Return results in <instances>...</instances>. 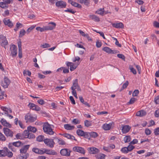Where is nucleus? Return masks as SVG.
I'll return each mask as SVG.
<instances>
[{
    "instance_id": "nucleus-1",
    "label": "nucleus",
    "mask_w": 159,
    "mask_h": 159,
    "mask_svg": "<svg viewBox=\"0 0 159 159\" xmlns=\"http://www.w3.org/2000/svg\"><path fill=\"white\" fill-rule=\"evenodd\" d=\"M43 129L45 133L49 135H53L54 132L51 128L50 125L48 122L45 123L43 126Z\"/></svg>"
},
{
    "instance_id": "nucleus-2",
    "label": "nucleus",
    "mask_w": 159,
    "mask_h": 159,
    "mask_svg": "<svg viewBox=\"0 0 159 159\" xmlns=\"http://www.w3.org/2000/svg\"><path fill=\"white\" fill-rule=\"evenodd\" d=\"M3 150L2 157H5L6 156L9 158H11L12 157L13 155V153L10 152L7 148H4L3 149Z\"/></svg>"
},
{
    "instance_id": "nucleus-3",
    "label": "nucleus",
    "mask_w": 159,
    "mask_h": 159,
    "mask_svg": "<svg viewBox=\"0 0 159 159\" xmlns=\"http://www.w3.org/2000/svg\"><path fill=\"white\" fill-rule=\"evenodd\" d=\"M1 109L4 112V114H6V116H8L10 119H12L13 116L9 114V113L12 112L11 109L10 108H7L4 107H1Z\"/></svg>"
},
{
    "instance_id": "nucleus-4",
    "label": "nucleus",
    "mask_w": 159,
    "mask_h": 159,
    "mask_svg": "<svg viewBox=\"0 0 159 159\" xmlns=\"http://www.w3.org/2000/svg\"><path fill=\"white\" fill-rule=\"evenodd\" d=\"M43 141L45 144L50 148H52L53 147L55 143L53 139H44Z\"/></svg>"
},
{
    "instance_id": "nucleus-5",
    "label": "nucleus",
    "mask_w": 159,
    "mask_h": 159,
    "mask_svg": "<svg viewBox=\"0 0 159 159\" xmlns=\"http://www.w3.org/2000/svg\"><path fill=\"white\" fill-rule=\"evenodd\" d=\"M10 50L11 51V55L13 57H16L17 54V48L16 46L12 44L10 47Z\"/></svg>"
},
{
    "instance_id": "nucleus-6",
    "label": "nucleus",
    "mask_w": 159,
    "mask_h": 159,
    "mask_svg": "<svg viewBox=\"0 0 159 159\" xmlns=\"http://www.w3.org/2000/svg\"><path fill=\"white\" fill-rule=\"evenodd\" d=\"M11 81L7 77L4 78V80L1 82L2 86L4 88H8L10 84Z\"/></svg>"
},
{
    "instance_id": "nucleus-7",
    "label": "nucleus",
    "mask_w": 159,
    "mask_h": 159,
    "mask_svg": "<svg viewBox=\"0 0 159 159\" xmlns=\"http://www.w3.org/2000/svg\"><path fill=\"white\" fill-rule=\"evenodd\" d=\"M73 150L75 152H78L82 154H84L85 150L84 149L81 147L76 146L73 148Z\"/></svg>"
},
{
    "instance_id": "nucleus-8",
    "label": "nucleus",
    "mask_w": 159,
    "mask_h": 159,
    "mask_svg": "<svg viewBox=\"0 0 159 159\" xmlns=\"http://www.w3.org/2000/svg\"><path fill=\"white\" fill-rule=\"evenodd\" d=\"M4 133L7 137L12 138L13 136V132L7 128H4L3 129Z\"/></svg>"
},
{
    "instance_id": "nucleus-9",
    "label": "nucleus",
    "mask_w": 159,
    "mask_h": 159,
    "mask_svg": "<svg viewBox=\"0 0 159 159\" xmlns=\"http://www.w3.org/2000/svg\"><path fill=\"white\" fill-rule=\"evenodd\" d=\"M0 42L2 46L5 48L6 45L8 44V42L6 39V37L3 35H0Z\"/></svg>"
},
{
    "instance_id": "nucleus-10",
    "label": "nucleus",
    "mask_w": 159,
    "mask_h": 159,
    "mask_svg": "<svg viewBox=\"0 0 159 159\" xmlns=\"http://www.w3.org/2000/svg\"><path fill=\"white\" fill-rule=\"evenodd\" d=\"M71 151L69 149L65 148L62 149L60 151L61 154L63 156H70Z\"/></svg>"
},
{
    "instance_id": "nucleus-11",
    "label": "nucleus",
    "mask_w": 159,
    "mask_h": 159,
    "mask_svg": "<svg viewBox=\"0 0 159 159\" xmlns=\"http://www.w3.org/2000/svg\"><path fill=\"white\" fill-rule=\"evenodd\" d=\"M25 119L27 121L26 122H33L36 120V118L33 117L32 115L28 114L25 116Z\"/></svg>"
},
{
    "instance_id": "nucleus-12",
    "label": "nucleus",
    "mask_w": 159,
    "mask_h": 159,
    "mask_svg": "<svg viewBox=\"0 0 159 159\" xmlns=\"http://www.w3.org/2000/svg\"><path fill=\"white\" fill-rule=\"evenodd\" d=\"M28 107L31 109L36 111H39L41 108L38 106L35 105L34 103H30L28 105Z\"/></svg>"
},
{
    "instance_id": "nucleus-13",
    "label": "nucleus",
    "mask_w": 159,
    "mask_h": 159,
    "mask_svg": "<svg viewBox=\"0 0 159 159\" xmlns=\"http://www.w3.org/2000/svg\"><path fill=\"white\" fill-rule=\"evenodd\" d=\"M56 24L53 22H50L48 24V25L45 26V30H52L55 28L56 26Z\"/></svg>"
},
{
    "instance_id": "nucleus-14",
    "label": "nucleus",
    "mask_w": 159,
    "mask_h": 159,
    "mask_svg": "<svg viewBox=\"0 0 159 159\" xmlns=\"http://www.w3.org/2000/svg\"><path fill=\"white\" fill-rule=\"evenodd\" d=\"M30 145H27L23 146L20 149V152L21 153H24L25 155H26L27 153H28L27 152V150H28Z\"/></svg>"
},
{
    "instance_id": "nucleus-15",
    "label": "nucleus",
    "mask_w": 159,
    "mask_h": 159,
    "mask_svg": "<svg viewBox=\"0 0 159 159\" xmlns=\"http://www.w3.org/2000/svg\"><path fill=\"white\" fill-rule=\"evenodd\" d=\"M56 5L57 7L60 8H65L66 6V3L65 2L62 1H59L56 3Z\"/></svg>"
},
{
    "instance_id": "nucleus-16",
    "label": "nucleus",
    "mask_w": 159,
    "mask_h": 159,
    "mask_svg": "<svg viewBox=\"0 0 159 159\" xmlns=\"http://www.w3.org/2000/svg\"><path fill=\"white\" fill-rule=\"evenodd\" d=\"M44 154L46 153L48 155H57V153L54 150H52L47 149L45 148L43 149Z\"/></svg>"
},
{
    "instance_id": "nucleus-17",
    "label": "nucleus",
    "mask_w": 159,
    "mask_h": 159,
    "mask_svg": "<svg viewBox=\"0 0 159 159\" xmlns=\"http://www.w3.org/2000/svg\"><path fill=\"white\" fill-rule=\"evenodd\" d=\"M131 129V127L128 125H122V131L123 134L128 133Z\"/></svg>"
},
{
    "instance_id": "nucleus-18",
    "label": "nucleus",
    "mask_w": 159,
    "mask_h": 159,
    "mask_svg": "<svg viewBox=\"0 0 159 159\" xmlns=\"http://www.w3.org/2000/svg\"><path fill=\"white\" fill-rule=\"evenodd\" d=\"M3 21L5 25H7L10 27H11L13 25L11 21L7 18L4 19Z\"/></svg>"
},
{
    "instance_id": "nucleus-19",
    "label": "nucleus",
    "mask_w": 159,
    "mask_h": 159,
    "mask_svg": "<svg viewBox=\"0 0 159 159\" xmlns=\"http://www.w3.org/2000/svg\"><path fill=\"white\" fill-rule=\"evenodd\" d=\"M88 150L90 154H95L99 152L98 149L95 147L89 148Z\"/></svg>"
},
{
    "instance_id": "nucleus-20",
    "label": "nucleus",
    "mask_w": 159,
    "mask_h": 159,
    "mask_svg": "<svg viewBox=\"0 0 159 159\" xmlns=\"http://www.w3.org/2000/svg\"><path fill=\"white\" fill-rule=\"evenodd\" d=\"M32 151L34 153L39 154H44L43 150L39 149L36 148H32Z\"/></svg>"
},
{
    "instance_id": "nucleus-21",
    "label": "nucleus",
    "mask_w": 159,
    "mask_h": 159,
    "mask_svg": "<svg viewBox=\"0 0 159 159\" xmlns=\"http://www.w3.org/2000/svg\"><path fill=\"white\" fill-rule=\"evenodd\" d=\"M112 25L113 27L116 28H123L124 27L123 24L121 22L112 23Z\"/></svg>"
},
{
    "instance_id": "nucleus-22",
    "label": "nucleus",
    "mask_w": 159,
    "mask_h": 159,
    "mask_svg": "<svg viewBox=\"0 0 159 159\" xmlns=\"http://www.w3.org/2000/svg\"><path fill=\"white\" fill-rule=\"evenodd\" d=\"M0 122L4 126L8 127L9 128L11 127V125L9 123L7 122L6 120L3 118L1 119Z\"/></svg>"
},
{
    "instance_id": "nucleus-23",
    "label": "nucleus",
    "mask_w": 159,
    "mask_h": 159,
    "mask_svg": "<svg viewBox=\"0 0 159 159\" xmlns=\"http://www.w3.org/2000/svg\"><path fill=\"white\" fill-rule=\"evenodd\" d=\"M146 114V112L143 110H141L138 111L136 113L137 116L142 117L145 116Z\"/></svg>"
},
{
    "instance_id": "nucleus-24",
    "label": "nucleus",
    "mask_w": 159,
    "mask_h": 159,
    "mask_svg": "<svg viewBox=\"0 0 159 159\" xmlns=\"http://www.w3.org/2000/svg\"><path fill=\"white\" fill-rule=\"evenodd\" d=\"M112 124V123H110L108 124H104L103 125L102 128L105 130H109L111 129Z\"/></svg>"
},
{
    "instance_id": "nucleus-25",
    "label": "nucleus",
    "mask_w": 159,
    "mask_h": 159,
    "mask_svg": "<svg viewBox=\"0 0 159 159\" xmlns=\"http://www.w3.org/2000/svg\"><path fill=\"white\" fill-rule=\"evenodd\" d=\"M77 134L79 136H83L86 135L85 134L87 133V132H85L81 129H78L76 131Z\"/></svg>"
},
{
    "instance_id": "nucleus-26",
    "label": "nucleus",
    "mask_w": 159,
    "mask_h": 159,
    "mask_svg": "<svg viewBox=\"0 0 159 159\" xmlns=\"http://www.w3.org/2000/svg\"><path fill=\"white\" fill-rule=\"evenodd\" d=\"M64 127L65 129L67 130H72L74 129L75 126L73 125H70L69 124H67L64 125Z\"/></svg>"
},
{
    "instance_id": "nucleus-27",
    "label": "nucleus",
    "mask_w": 159,
    "mask_h": 159,
    "mask_svg": "<svg viewBox=\"0 0 159 159\" xmlns=\"http://www.w3.org/2000/svg\"><path fill=\"white\" fill-rule=\"evenodd\" d=\"M63 135L64 137L67 138L68 139H70L72 140H76L75 139V137L74 136L71 135L69 134L66 133L63 134Z\"/></svg>"
},
{
    "instance_id": "nucleus-28",
    "label": "nucleus",
    "mask_w": 159,
    "mask_h": 159,
    "mask_svg": "<svg viewBox=\"0 0 159 159\" xmlns=\"http://www.w3.org/2000/svg\"><path fill=\"white\" fill-rule=\"evenodd\" d=\"M89 17L92 20L98 22L100 21V19L98 17L94 15H90Z\"/></svg>"
},
{
    "instance_id": "nucleus-29",
    "label": "nucleus",
    "mask_w": 159,
    "mask_h": 159,
    "mask_svg": "<svg viewBox=\"0 0 159 159\" xmlns=\"http://www.w3.org/2000/svg\"><path fill=\"white\" fill-rule=\"evenodd\" d=\"M87 135H90V137L95 138L98 136V134L95 132H91L90 133H87Z\"/></svg>"
},
{
    "instance_id": "nucleus-30",
    "label": "nucleus",
    "mask_w": 159,
    "mask_h": 159,
    "mask_svg": "<svg viewBox=\"0 0 159 159\" xmlns=\"http://www.w3.org/2000/svg\"><path fill=\"white\" fill-rule=\"evenodd\" d=\"M78 1L81 4L84 3L86 6H88L90 3L89 0H78Z\"/></svg>"
},
{
    "instance_id": "nucleus-31",
    "label": "nucleus",
    "mask_w": 159,
    "mask_h": 159,
    "mask_svg": "<svg viewBox=\"0 0 159 159\" xmlns=\"http://www.w3.org/2000/svg\"><path fill=\"white\" fill-rule=\"evenodd\" d=\"M78 86V80L77 79H75L73 81V85L71 87V89H75L76 87Z\"/></svg>"
},
{
    "instance_id": "nucleus-32",
    "label": "nucleus",
    "mask_w": 159,
    "mask_h": 159,
    "mask_svg": "<svg viewBox=\"0 0 159 159\" xmlns=\"http://www.w3.org/2000/svg\"><path fill=\"white\" fill-rule=\"evenodd\" d=\"M29 156V153H27L24 156H22L21 155H19L16 157V159H27Z\"/></svg>"
},
{
    "instance_id": "nucleus-33",
    "label": "nucleus",
    "mask_w": 159,
    "mask_h": 159,
    "mask_svg": "<svg viewBox=\"0 0 159 159\" xmlns=\"http://www.w3.org/2000/svg\"><path fill=\"white\" fill-rule=\"evenodd\" d=\"M8 148L10 149L11 150L14 152H16V148H15V147L13 145H12V144L11 143H9L8 144Z\"/></svg>"
},
{
    "instance_id": "nucleus-34",
    "label": "nucleus",
    "mask_w": 159,
    "mask_h": 159,
    "mask_svg": "<svg viewBox=\"0 0 159 159\" xmlns=\"http://www.w3.org/2000/svg\"><path fill=\"white\" fill-rule=\"evenodd\" d=\"M27 129L29 132H33V133L36 132L37 131V129L35 127H32L31 126H28L27 127Z\"/></svg>"
},
{
    "instance_id": "nucleus-35",
    "label": "nucleus",
    "mask_w": 159,
    "mask_h": 159,
    "mask_svg": "<svg viewBox=\"0 0 159 159\" xmlns=\"http://www.w3.org/2000/svg\"><path fill=\"white\" fill-rule=\"evenodd\" d=\"M0 7L2 8L6 9L8 7V5L4 2H0Z\"/></svg>"
},
{
    "instance_id": "nucleus-36",
    "label": "nucleus",
    "mask_w": 159,
    "mask_h": 159,
    "mask_svg": "<svg viewBox=\"0 0 159 159\" xmlns=\"http://www.w3.org/2000/svg\"><path fill=\"white\" fill-rule=\"evenodd\" d=\"M102 50L108 53L111 54L112 52V50L109 47H105L103 48L102 49Z\"/></svg>"
},
{
    "instance_id": "nucleus-37",
    "label": "nucleus",
    "mask_w": 159,
    "mask_h": 159,
    "mask_svg": "<svg viewBox=\"0 0 159 159\" xmlns=\"http://www.w3.org/2000/svg\"><path fill=\"white\" fill-rule=\"evenodd\" d=\"M106 155L100 153L96 155V157L98 159H105Z\"/></svg>"
},
{
    "instance_id": "nucleus-38",
    "label": "nucleus",
    "mask_w": 159,
    "mask_h": 159,
    "mask_svg": "<svg viewBox=\"0 0 159 159\" xmlns=\"http://www.w3.org/2000/svg\"><path fill=\"white\" fill-rule=\"evenodd\" d=\"M12 143L14 147L18 148L21 145L22 143L20 141H18L16 142H13Z\"/></svg>"
},
{
    "instance_id": "nucleus-39",
    "label": "nucleus",
    "mask_w": 159,
    "mask_h": 159,
    "mask_svg": "<svg viewBox=\"0 0 159 159\" xmlns=\"http://www.w3.org/2000/svg\"><path fill=\"white\" fill-rule=\"evenodd\" d=\"M85 126L89 127L92 125V121L86 120L84 121Z\"/></svg>"
},
{
    "instance_id": "nucleus-40",
    "label": "nucleus",
    "mask_w": 159,
    "mask_h": 159,
    "mask_svg": "<svg viewBox=\"0 0 159 159\" xmlns=\"http://www.w3.org/2000/svg\"><path fill=\"white\" fill-rule=\"evenodd\" d=\"M129 68L130 70V72H132L134 74L136 75L137 74L136 70L133 68L132 66L130 65Z\"/></svg>"
},
{
    "instance_id": "nucleus-41",
    "label": "nucleus",
    "mask_w": 159,
    "mask_h": 159,
    "mask_svg": "<svg viewBox=\"0 0 159 159\" xmlns=\"http://www.w3.org/2000/svg\"><path fill=\"white\" fill-rule=\"evenodd\" d=\"M136 98H132L127 103V104L130 105L134 103V102L136 101Z\"/></svg>"
},
{
    "instance_id": "nucleus-42",
    "label": "nucleus",
    "mask_w": 159,
    "mask_h": 159,
    "mask_svg": "<svg viewBox=\"0 0 159 159\" xmlns=\"http://www.w3.org/2000/svg\"><path fill=\"white\" fill-rule=\"evenodd\" d=\"M124 139L125 143H127L131 141V139L130 136L128 135L125 137Z\"/></svg>"
},
{
    "instance_id": "nucleus-43",
    "label": "nucleus",
    "mask_w": 159,
    "mask_h": 159,
    "mask_svg": "<svg viewBox=\"0 0 159 159\" xmlns=\"http://www.w3.org/2000/svg\"><path fill=\"white\" fill-rule=\"evenodd\" d=\"M29 131L27 130H25L23 132L22 135L23 137L27 138L28 136V134L29 133Z\"/></svg>"
},
{
    "instance_id": "nucleus-44",
    "label": "nucleus",
    "mask_w": 159,
    "mask_h": 159,
    "mask_svg": "<svg viewBox=\"0 0 159 159\" xmlns=\"http://www.w3.org/2000/svg\"><path fill=\"white\" fill-rule=\"evenodd\" d=\"M6 140V138L5 136L0 132V140L5 141Z\"/></svg>"
},
{
    "instance_id": "nucleus-45",
    "label": "nucleus",
    "mask_w": 159,
    "mask_h": 159,
    "mask_svg": "<svg viewBox=\"0 0 159 159\" xmlns=\"http://www.w3.org/2000/svg\"><path fill=\"white\" fill-rule=\"evenodd\" d=\"M103 10V8H100L96 11V13L101 15H103L104 13Z\"/></svg>"
},
{
    "instance_id": "nucleus-46",
    "label": "nucleus",
    "mask_w": 159,
    "mask_h": 159,
    "mask_svg": "<svg viewBox=\"0 0 159 159\" xmlns=\"http://www.w3.org/2000/svg\"><path fill=\"white\" fill-rule=\"evenodd\" d=\"M129 84V82L128 81H126L125 83L123 84L122 88L120 90V91L123 90L124 89L126 88L127 86H128Z\"/></svg>"
},
{
    "instance_id": "nucleus-47",
    "label": "nucleus",
    "mask_w": 159,
    "mask_h": 159,
    "mask_svg": "<svg viewBox=\"0 0 159 159\" xmlns=\"http://www.w3.org/2000/svg\"><path fill=\"white\" fill-rule=\"evenodd\" d=\"M44 138V137L42 135L38 136L36 139V140L39 142H42L43 141Z\"/></svg>"
},
{
    "instance_id": "nucleus-48",
    "label": "nucleus",
    "mask_w": 159,
    "mask_h": 159,
    "mask_svg": "<svg viewBox=\"0 0 159 159\" xmlns=\"http://www.w3.org/2000/svg\"><path fill=\"white\" fill-rule=\"evenodd\" d=\"M127 147H124L121 148V152L124 153H127L128 152V150Z\"/></svg>"
},
{
    "instance_id": "nucleus-49",
    "label": "nucleus",
    "mask_w": 159,
    "mask_h": 159,
    "mask_svg": "<svg viewBox=\"0 0 159 159\" xmlns=\"http://www.w3.org/2000/svg\"><path fill=\"white\" fill-rule=\"evenodd\" d=\"M127 148L128 149V150L129 152H130L132 151L134 148V147L131 145L129 143V145L127 147Z\"/></svg>"
},
{
    "instance_id": "nucleus-50",
    "label": "nucleus",
    "mask_w": 159,
    "mask_h": 159,
    "mask_svg": "<svg viewBox=\"0 0 159 159\" xmlns=\"http://www.w3.org/2000/svg\"><path fill=\"white\" fill-rule=\"evenodd\" d=\"M25 33V30L24 29H22L20 32V34L19 37H21L24 36Z\"/></svg>"
},
{
    "instance_id": "nucleus-51",
    "label": "nucleus",
    "mask_w": 159,
    "mask_h": 159,
    "mask_svg": "<svg viewBox=\"0 0 159 159\" xmlns=\"http://www.w3.org/2000/svg\"><path fill=\"white\" fill-rule=\"evenodd\" d=\"M27 137L29 139H33L35 138V136L32 133L29 132L28 136Z\"/></svg>"
},
{
    "instance_id": "nucleus-52",
    "label": "nucleus",
    "mask_w": 159,
    "mask_h": 159,
    "mask_svg": "<svg viewBox=\"0 0 159 159\" xmlns=\"http://www.w3.org/2000/svg\"><path fill=\"white\" fill-rule=\"evenodd\" d=\"M23 74L24 75H28L29 76H30L31 75V73L30 71L28 70H25L23 72Z\"/></svg>"
},
{
    "instance_id": "nucleus-53",
    "label": "nucleus",
    "mask_w": 159,
    "mask_h": 159,
    "mask_svg": "<svg viewBox=\"0 0 159 159\" xmlns=\"http://www.w3.org/2000/svg\"><path fill=\"white\" fill-rule=\"evenodd\" d=\"M72 6H73L75 7H78L79 8H81V6L80 4H78V3H77L76 2H74L72 5Z\"/></svg>"
},
{
    "instance_id": "nucleus-54",
    "label": "nucleus",
    "mask_w": 159,
    "mask_h": 159,
    "mask_svg": "<svg viewBox=\"0 0 159 159\" xmlns=\"http://www.w3.org/2000/svg\"><path fill=\"white\" fill-rule=\"evenodd\" d=\"M139 91L138 90L136 89L134 90L132 96L133 97L136 96L139 94Z\"/></svg>"
},
{
    "instance_id": "nucleus-55",
    "label": "nucleus",
    "mask_w": 159,
    "mask_h": 159,
    "mask_svg": "<svg viewBox=\"0 0 159 159\" xmlns=\"http://www.w3.org/2000/svg\"><path fill=\"white\" fill-rule=\"evenodd\" d=\"M36 30L38 31H40L41 32H43L46 30H45V27H44L43 28H41L40 27H36Z\"/></svg>"
},
{
    "instance_id": "nucleus-56",
    "label": "nucleus",
    "mask_w": 159,
    "mask_h": 159,
    "mask_svg": "<svg viewBox=\"0 0 159 159\" xmlns=\"http://www.w3.org/2000/svg\"><path fill=\"white\" fill-rule=\"evenodd\" d=\"M76 68V66H74V64L72 63V65H70V70L71 71L74 70Z\"/></svg>"
},
{
    "instance_id": "nucleus-57",
    "label": "nucleus",
    "mask_w": 159,
    "mask_h": 159,
    "mask_svg": "<svg viewBox=\"0 0 159 159\" xmlns=\"http://www.w3.org/2000/svg\"><path fill=\"white\" fill-rule=\"evenodd\" d=\"M72 123L75 124H79L80 123V121L78 119H75L72 120Z\"/></svg>"
},
{
    "instance_id": "nucleus-58",
    "label": "nucleus",
    "mask_w": 159,
    "mask_h": 159,
    "mask_svg": "<svg viewBox=\"0 0 159 159\" xmlns=\"http://www.w3.org/2000/svg\"><path fill=\"white\" fill-rule=\"evenodd\" d=\"M58 142L60 145H64L66 144L65 142L62 140L58 139Z\"/></svg>"
},
{
    "instance_id": "nucleus-59",
    "label": "nucleus",
    "mask_w": 159,
    "mask_h": 159,
    "mask_svg": "<svg viewBox=\"0 0 159 159\" xmlns=\"http://www.w3.org/2000/svg\"><path fill=\"white\" fill-rule=\"evenodd\" d=\"M145 133L147 135H148L151 134V131L149 129H147L145 130Z\"/></svg>"
},
{
    "instance_id": "nucleus-60",
    "label": "nucleus",
    "mask_w": 159,
    "mask_h": 159,
    "mask_svg": "<svg viewBox=\"0 0 159 159\" xmlns=\"http://www.w3.org/2000/svg\"><path fill=\"white\" fill-rule=\"evenodd\" d=\"M155 134L156 135L159 134V127H158L155 129L154 130Z\"/></svg>"
},
{
    "instance_id": "nucleus-61",
    "label": "nucleus",
    "mask_w": 159,
    "mask_h": 159,
    "mask_svg": "<svg viewBox=\"0 0 159 159\" xmlns=\"http://www.w3.org/2000/svg\"><path fill=\"white\" fill-rule=\"evenodd\" d=\"M154 101L155 103L157 104H158L159 103V95H158L154 99Z\"/></svg>"
},
{
    "instance_id": "nucleus-62",
    "label": "nucleus",
    "mask_w": 159,
    "mask_h": 159,
    "mask_svg": "<svg viewBox=\"0 0 159 159\" xmlns=\"http://www.w3.org/2000/svg\"><path fill=\"white\" fill-rule=\"evenodd\" d=\"M38 102L41 105H43L45 103V102L43 99H40L38 100Z\"/></svg>"
},
{
    "instance_id": "nucleus-63",
    "label": "nucleus",
    "mask_w": 159,
    "mask_h": 159,
    "mask_svg": "<svg viewBox=\"0 0 159 159\" xmlns=\"http://www.w3.org/2000/svg\"><path fill=\"white\" fill-rule=\"evenodd\" d=\"M155 116L156 117H159V109L156 111L154 114Z\"/></svg>"
},
{
    "instance_id": "nucleus-64",
    "label": "nucleus",
    "mask_w": 159,
    "mask_h": 159,
    "mask_svg": "<svg viewBox=\"0 0 159 159\" xmlns=\"http://www.w3.org/2000/svg\"><path fill=\"white\" fill-rule=\"evenodd\" d=\"M153 25L156 28H159V23L155 21L153 23Z\"/></svg>"
}]
</instances>
